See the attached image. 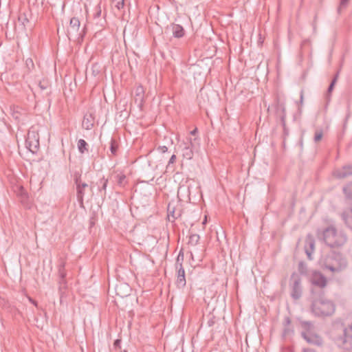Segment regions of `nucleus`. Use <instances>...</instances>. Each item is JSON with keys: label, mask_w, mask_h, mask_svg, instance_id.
Instances as JSON below:
<instances>
[{"label": "nucleus", "mask_w": 352, "mask_h": 352, "mask_svg": "<svg viewBox=\"0 0 352 352\" xmlns=\"http://www.w3.org/2000/svg\"><path fill=\"white\" fill-rule=\"evenodd\" d=\"M311 310L315 316H328L335 311L333 303L324 298L314 300L311 305Z\"/></svg>", "instance_id": "obj_3"}, {"label": "nucleus", "mask_w": 352, "mask_h": 352, "mask_svg": "<svg viewBox=\"0 0 352 352\" xmlns=\"http://www.w3.org/2000/svg\"><path fill=\"white\" fill-rule=\"evenodd\" d=\"M338 74H339V72H337V74H336V76H334V78H333L331 82L330 83L329 87H328V89H327V93L328 94H330L333 89V87H334V85L337 81V79H338Z\"/></svg>", "instance_id": "obj_27"}, {"label": "nucleus", "mask_w": 352, "mask_h": 352, "mask_svg": "<svg viewBox=\"0 0 352 352\" xmlns=\"http://www.w3.org/2000/svg\"><path fill=\"white\" fill-rule=\"evenodd\" d=\"M82 127L86 130H90L94 126V117L91 114L85 115L82 123Z\"/></svg>", "instance_id": "obj_16"}, {"label": "nucleus", "mask_w": 352, "mask_h": 352, "mask_svg": "<svg viewBox=\"0 0 352 352\" xmlns=\"http://www.w3.org/2000/svg\"><path fill=\"white\" fill-rule=\"evenodd\" d=\"M113 3L115 8H116L118 10H120L124 8V0H113Z\"/></svg>", "instance_id": "obj_26"}, {"label": "nucleus", "mask_w": 352, "mask_h": 352, "mask_svg": "<svg viewBox=\"0 0 352 352\" xmlns=\"http://www.w3.org/2000/svg\"><path fill=\"white\" fill-rule=\"evenodd\" d=\"M333 175L338 179H343L352 175V165H346L333 171Z\"/></svg>", "instance_id": "obj_10"}, {"label": "nucleus", "mask_w": 352, "mask_h": 352, "mask_svg": "<svg viewBox=\"0 0 352 352\" xmlns=\"http://www.w3.org/2000/svg\"><path fill=\"white\" fill-rule=\"evenodd\" d=\"M310 282L313 286L324 288L327 285L326 277L319 272H314L310 276Z\"/></svg>", "instance_id": "obj_9"}, {"label": "nucleus", "mask_w": 352, "mask_h": 352, "mask_svg": "<svg viewBox=\"0 0 352 352\" xmlns=\"http://www.w3.org/2000/svg\"><path fill=\"white\" fill-rule=\"evenodd\" d=\"M184 261V254L182 251L179 252L176 261V268H178V267H180V263L182 264V262Z\"/></svg>", "instance_id": "obj_29"}, {"label": "nucleus", "mask_w": 352, "mask_h": 352, "mask_svg": "<svg viewBox=\"0 0 352 352\" xmlns=\"http://www.w3.org/2000/svg\"><path fill=\"white\" fill-rule=\"evenodd\" d=\"M26 148L32 153H36L39 148V136L38 134L33 131L30 130L25 139Z\"/></svg>", "instance_id": "obj_7"}, {"label": "nucleus", "mask_w": 352, "mask_h": 352, "mask_svg": "<svg viewBox=\"0 0 352 352\" xmlns=\"http://www.w3.org/2000/svg\"><path fill=\"white\" fill-rule=\"evenodd\" d=\"M157 151L162 153L167 152L168 148L166 146H160L157 147Z\"/></svg>", "instance_id": "obj_35"}, {"label": "nucleus", "mask_w": 352, "mask_h": 352, "mask_svg": "<svg viewBox=\"0 0 352 352\" xmlns=\"http://www.w3.org/2000/svg\"><path fill=\"white\" fill-rule=\"evenodd\" d=\"M120 352H127V351H126V350H123V351H121V350H120Z\"/></svg>", "instance_id": "obj_47"}, {"label": "nucleus", "mask_w": 352, "mask_h": 352, "mask_svg": "<svg viewBox=\"0 0 352 352\" xmlns=\"http://www.w3.org/2000/svg\"><path fill=\"white\" fill-rule=\"evenodd\" d=\"M301 325L306 330V331L301 332V336L308 343L316 346L322 344V339L319 336L310 332L312 328V324L310 322L302 321Z\"/></svg>", "instance_id": "obj_5"}, {"label": "nucleus", "mask_w": 352, "mask_h": 352, "mask_svg": "<svg viewBox=\"0 0 352 352\" xmlns=\"http://www.w3.org/2000/svg\"><path fill=\"white\" fill-rule=\"evenodd\" d=\"M302 99H303V95H302V92H301V94H300V102H302Z\"/></svg>", "instance_id": "obj_45"}, {"label": "nucleus", "mask_w": 352, "mask_h": 352, "mask_svg": "<svg viewBox=\"0 0 352 352\" xmlns=\"http://www.w3.org/2000/svg\"><path fill=\"white\" fill-rule=\"evenodd\" d=\"M305 269V266L304 263L302 262H300L299 263V271L300 272V273H304Z\"/></svg>", "instance_id": "obj_40"}, {"label": "nucleus", "mask_w": 352, "mask_h": 352, "mask_svg": "<svg viewBox=\"0 0 352 352\" xmlns=\"http://www.w3.org/2000/svg\"><path fill=\"white\" fill-rule=\"evenodd\" d=\"M306 245H309V251L314 252L315 241H314V239L310 235L307 236V238L306 239Z\"/></svg>", "instance_id": "obj_24"}, {"label": "nucleus", "mask_w": 352, "mask_h": 352, "mask_svg": "<svg viewBox=\"0 0 352 352\" xmlns=\"http://www.w3.org/2000/svg\"><path fill=\"white\" fill-rule=\"evenodd\" d=\"M168 28L171 30L173 36L176 38H181L185 36L186 31L182 25L172 23Z\"/></svg>", "instance_id": "obj_12"}, {"label": "nucleus", "mask_w": 352, "mask_h": 352, "mask_svg": "<svg viewBox=\"0 0 352 352\" xmlns=\"http://www.w3.org/2000/svg\"><path fill=\"white\" fill-rule=\"evenodd\" d=\"M69 25H70V28L74 32H78L79 28H80V20L78 19V18H77V17H72L70 19Z\"/></svg>", "instance_id": "obj_19"}, {"label": "nucleus", "mask_w": 352, "mask_h": 352, "mask_svg": "<svg viewBox=\"0 0 352 352\" xmlns=\"http://www.w3.org/2000/svg\"><path fill=\"white\" fill-rule=\"evenodd\" d=\"M322 240L331 248H339L346 242L347 237L342 231H338L333 226H329L323 230Z\"/></svg>", "instance_id": "obj_2"}, {"label": "nucleus", "mask_w": 352, "mask_h": 352, "mask_svg": "<svg viewBox=\"0 0 352 352\" xmlns=\"http://www.w3.org/2000/svg\"><path fill=\"white\" fill-rule=\"evenodd\" d=\"M20 113L16 110L15 111L14 109L13 110V112H12V116L14 119L16 120H20Z\"/></svg>", "instance_id": "obj_37"}, {"label": "nucleus", "mask_w": 352, "mask_h": 352, "mask_svg": "<svg viewBox=\"0 0 352 352\" xmlns=\"http://www.w3.org/2000/svg\"><path fill=\"white\" fill-rule=\"evenodd\" d=\"M30 302H31L32 304H34V305H36V306L37 305V304H36V301H34V300H32L31 298L30 299Z\"/></svg>", "instance_id": "obj_42"}, {"label": "nucleus", "mask_w": 352, "mask_h": 352, "mask_svg": "<svg viewBox=\"0 0 352 352\" xmlns=\"http://www.w3.org/2000/svg\"><path fill=\"white\" fill-rule=\"evenodd\" d=\"M286 323H287V324H289L290 323V320H289V318H286Z\"/></svg>", "instance_id": "obj_44"}, {"label": "nucleus", "mask_w": 352, "mask_h": 352, "mask_svg": "<svg viewBox=\"0 0 352 352\" xmlns=\"http://www.w3.org/2000/svg\"><path fill=\"white\" fill-rule=\"evenodd\" d=\"M175 160H176V155L175 154H173L170 157V160H169V161L168 162L167 168H168L170 164H173L175 162Z\"/></svg>", "instance_id": "obj_36"}, {"label": "nucleus", "mask_w": 352, "mask_h": 352, "mask_svg": "<svg viewBox=\"0 0 352 352\" xmlns=\"http://www.w3.org/2000/svg\"><path fill=\"white\" fill-rule=\"evenodd\" d=\"M168 217L171 216L173 218V219H177L179 216H180L179 214H175V209L173 208V210H171L170 206H168Z\"/></svg>", "instance_id": "obj_31"}, {"label": "nucleus", "mask_w": 352, "mask_h": 352, "mask_svg": "<svg viewBox=\"0 0 352 352\" xmlns=\"http://www.w3.org/2000/svg\"><path fill=\"white\" fill-rule=\"evenodd\" d=\"M291 296L294 300L299 299L302 296L301 278L296 273H293L290 279Z\"/></svg>", "instance_id": "obj_6"}, {"label": "nucleus", "mask_w": 352, "mask_h": 352, "mask_svg": "<svg viewBox=\"0 0 352 352\" xmlns=\"http://www.w3.org/2000/svg\"><path fill=\"white\" fill-rule=\"evenodd\" d=\"M305 252H306L308 259L312 260L313 258H312L311 254H312L313 252L309 251V250L308 248H305Z\"/></svg>", "instance_id": "obj_38"}, {"label": "nucleus", "mask_w": 352, "mask_h": 352, "mask_svg": "<svg viewBox=\"0 0 352 352\" xmlns=\"http://www.w3.org/2000/svg\"><path fill=\"white\" fill-rule=\"evenodd\" d=\"M18 21L23 26H25V24L29 22V20L25 13H21L19 14Z\"/></svg>", "instance_id": "obj_25"}, {"label": "nucleus", "mask_w": 352, "mask_h": 352, "mask_svg": "<svg viewBox=\"0 0 352 352\" xmlns=\"http://www.w3.org/2000/svg\"><path fill=\"white\" fill-rule=\"evenodd\" d=\"M144 89L142 86H138L135 90V101H140V104L143 102Z\"/></svg>", "instance_id": "obj_20"}, {"label": "nucleus", "mask_w": 352, "mask_h": 352, "mask_svg": "<svg viewBox=\"0 0 352 352\" xmlns=\"http://www.w3.org/2000/svg\"><path fill=\"white\" fill-rule=\"evenodd\" d=\"M38 87L41 90H45L47 88V83H43L41 82H39Z\"/></svg>", "instance_id": "obj_39"}, {"label": "nucleus", "mask_w": 352, "mask_h": 352, "mask_svg": "<svg viewBox=\"0 0 352 352\" xmlns=\"http://www.w3.org/2000/svg\"><path fill=\"white\" fill-rule=\"evenodd\" d=\"M336 344L344 350L352 349V324L349 328H342V335L334 338Z\"/></svg>", "instance_id": "obj_4"}, {"label": "nucleus", "mask_w": 352, "mask_h": 352, "mask_svg": "<svg viewBox=\"0 0 352 352\" xmlns=\"http://www.w3.org/2000/svg\"><path fill=\"white\" fill-rule=\"evenodd\" d=\"M341 217L346 226L352 230V208H347L343 211Z\"/></svg>", "instance_id": "obj_14"}, {"label": "nucleus", "mask_w": 352, "mask_h": 352, "mask_svg": "<svg viewBox=\"0 0 352 352\" xmlns=\"http://www.w3.org/2000/svg\"><path fill=\"white\" fill-rule=\"evenodd\" d=\"M78 148L80 153L83 154L85 151H87L88 144L83 139H80L78 141Z\"/></svg>", "instance_id": "obj_21"}, {"label": "nucleus", "mask_w": 352, "mask_h": 352, "mask_svg": "<svg viewBox=\"0 0 352 352\" xmlns=\"http://www.w3.org/2000/svg\"><path fill=\"white\" fill-rule=\"evenodd\" d=\"M184 158L190 160L193 157V143L191 138H188L186 140L182 141L179 144Z\"/></svg>", "instance_id": "obj_8"}, {"label": "nucleus", "mask_w": 352, "mask_h": 352, "mask_svg": "<svg viewBox=\"0 0 352 352\" xmlns=\"http://www.w3.org/2000/svg\"><path fill=\"white\" fill-rule=\"evenodd\" d=\"M343 192L346 197L352 199V183H349L343 188Z\"/></svg>", "instance_id": "obj_22"}, {"label": "nucleus", "mask_w": 352, "mask_h": 352, "mask_svg": "<svg viewBox=\"0 0 352 352\" xmlns=\"http://www.w3.org/2000/svg\"><path fill=\"white\" fill-rule=\"evenodd\" d=\"M349 0H340V6L338 8V12H340L342 8H345L348 3Z\"/></svg>", "instance_id": "obj_32"}, {"label": "nucleus", "mask_w": 352, "mask_h": 352, "mask_svg": "<svg viewBox=\"0 0 352 352\" xmlns=\"http://www.w3.org/2000/svg\"><path fill=\"white\" fill-rule=\"evenodd\" d=\"M118 150V146L116 144V142L114 140L111 139L110 142V151L112 155H116Z\"/></svg>", "instance_id": "obj_28"}, {"label": "nucleus", "mask_w": 352, "mask_h": 352, "mask_svg": "<svg viewBox=\"0 0 352 352\" xmlns=\"http://www.w3.org/2000/svg\"><path fill=\"white\" fill-rule=\"evenodd\" d=\"M322 138V131H317L315 134V136H314V141L315 142H318L320 141Z\"/></svg>", "instance_id": "obj_33"}, {"label": "nucleus", "mask_w": 352, "mask_h": 352, "mask_svg": "<svg viewBox=\"0 0 352 352\" xmlns=\"http://www.w3.org/2000/svg\"><path fill=\"white\" fill-rule=\"evenodd\" d=\"M287 329H285V331H284V333H285V334H286V333H287Z\"/></svg>", "instance_id": "obj_46"}, {"label": "nucleus", "mask_w": 352, "mask_h": 352, "mask_svg": "<svg viewBox=\"0 0 352 352\" xmlns=\"http://www.w3.org/2000/svg\"><path fill=\"white\" fill-rule=\"evenodd\" d=\"M77 190V199L80 204H83L85 188L88 186L87 184L81 182L80 179H75Z\"/></svg>", "instance_id": "obj_11"}, {"label": "nucleus", "mask_w": 352, "mask_h": 352, "mask_svg": "<svg viewBox=\"0 0 352 352\" xmlns=\"http://www.w3.org/2000/svg\"><path fill=\"white\" fill-rule=\"evenodd\" d=\"M198 132V130H197V128H195V129H193L192 131H191L190 132V135H195L197 134V133Z\"/></svg>", "instance_id": "obj_41"}, {"label": "nucleus", "mask_w": 352, "mask_h": 352, "mask_svg": "<svg viewBox=\"0 0 352 352\" xmlns=\"http://www.w3.org/2000/svg\"><path fill=\"white\" fill-rule=\"evenodd\" d=\"M320 265L332 272H340L347 266L346 259L339 253H331L320 261Z\"/></svg>", "instance_id": "obj_1"}, {"label": "nucleus", "mask_w": 352, "mask_h": 352, "mask_svg": "<svg viewBox=\"0 0 352 352\" xmlns=\"http://www.w3.org/2000/svg\"><path fill=\"white\" fill-rule=\"evenodd\" d=\"M117 185L120 188H124L127 184L126 175L123 173H119L116 176Z\"/></svg>", "instance_id": "obj_17"}, {"label": "nucleus", "mask_w": 352, "mask_h": 352, "mask_svg": "<svg viewBox=\"0 0 352 352\" xmlns=\"http://www.w3.org/2000/svg\"><path fill=\"white\" fill-rule=\"evenodd\" d=\"M120 344H121V340H120V339H117L114 341L113 347H114L115 350L117 351L118 349H121Z\"/></svg>", "instance_id": "obj_34"}, {"label": "nucleus", "mask_w": 352, "mask_h": 352, "mask_svg": "<svg viewBox=\"0 0 352 352\" xmlns=\"http://www.w3.org/2000/svg\"><path fill=\"white\" fill-rule=\"evenodd\" d=\"M58 275H59V284L60 287H64L66 284L65 276L66 272L65 271V263H61L58 267Z\"/></svg>", "instance_id": "obj_15"}, {"label": "nucleus", "mask_w": 352, "mask_h": 352, "mask_svg": "<svg viewBox=\"0 0 352 352\" xmlns=\"http://www.w3.org/2000/svg\"><path fill=\"white\" fill-rule=\"evenodd\" d=\"M95 12L94 14V19H96V18H98L99 16H100L101 15V7H100V4L98 3L96 7H95Z\"/></svg>", "instance_id": "obj_30"}, {"label": "nucleus", "mask_w": 352, "mask_h": 352, "mask_svg": "<svg viewBox=\"0 0 352 352\" xmlns=\"http://www.w3.org/2000/svg\"><path fill=\"white\" fill-rule=\"evenodd\" d=\"M30 302H31L32 304H34V305H36V306L37 305V304H36V301H34V300H32L31 298L30 299Z\"/></svg>", "instance_id": "obj_43"}, {"label": "nucleus", "mask_w": 352, "mask_h": 352, "mask_svg": "<svg viewBox=\"0 0 352 352\" xmlns=\"http://www.w3.org/2000/svg\"><path fill=\"white\" fill-rule=\"evenodd\" d=\"M199 239H200V236L199 234H191L189 237L188 244H190V245H193V246L197 245L199 243Z\"/></svg>", "instance_id": "obj_23"}, {"label": "nucleus", "mask_w": 352, "mask_h": 352, "mask_svg": "<svg viewBox=\"0 0 352 352\" xmlns=\"http://www.w3.org/2000/svg\"><path fill=\"white\" fill-rule=\"evenodd\" d=\"M98 190L100 192L104 191V194H106V190L108 184V179L104 178V177H102L100 178L96 183Z\"/></svg>", "instance_id": "obj_18"}, {"label": "nucleus", "mask_w": 352, "mask_h": 352, "mask_svg": "<svg viewBox=\"0 0 352 352\" xmlns=\"http://www.w3.org/2000/svg\"><path fill=\"white\" fill-rule=\"evenodd\" d=\"M177 269V277L176 280V284L178 287H184L186 284V277H185V271L182 266V264L180 263V267H178Z\"/></svg>", "instance_id": "obj_13"}]
</instances>
